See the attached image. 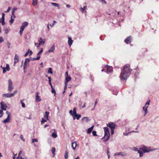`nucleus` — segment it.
<instances>
[{"label": "nucleus", "mask_w": 159, "mask_h": 159, "mask_svg": "<svg viewBox=\"0 0 159 159\" xmlns=\"http://www.w3.org/2000/svg\"><path fill=\"white\" fill-rule=\"evenodd\" d=\"M29 53H30L29 55H31L32 54L33 52H32L31 51V50L30 51L29 50Z\"/></svg>", "instance_id": "obj_64"}, {"label": "nucleus", "mask_w": 159, "mask_h": 159, "mask_svg": "<svg viewBox=\"0 0 159 159\" xmlns=\"http://www.w3.org/2000/svg\"><path fill=\"white\" fill-rule=\"evenodd\" d=\"M28 23L27 22L25 21L22 23V25L20 27V33L21 35L22 32L24 30L25 28L28 25Z\"/></svg>", "instance_id": "obj_1"}, {"label": "nucleus", "mask_w": 159, "mask_h": 159, "mask_svg": "<svg viewBox=\"0 0 159 159\" xmlns=\"http://www.w3.org/2000/svg\"><path fill=\"white\" fill-rule=\"evenodd\" d=\"M32 143H34V142H37L38 139H32Z\"/></svg>", "instance_id": "obj_47"}, {"label": "nucleus", "mask_w": 159, "mask_h": 159, "mask_svg": "<svg viewBox=\"0 0 159 159\" xmlns=\"http://www.w3.org/2000/svg\"><path fill=\"white\" fill-rule=\"evenodd\" d=\"M77 119V120H79L81 117L80 114H76L74 116Z\"/></svg>", "instance_id": "obj_32"}, {"label": "nucleus", "mask_w": 159, "mask_h": 159, "mask_svg": "<svg viewBox=\"0 0 159 159\" xmlns=\"http://www.w3.org/2000/svg\"><path fill=\"white\" fill-rule=\"evenodd\" d=\"M148 107V106H146V105H145V106L143 107V111H145V113H144V116L146 115L148 112L147 108Z\"/></svg>", "instance_id": "obj_18"}, {"label": "nucleus", "mask_w": 159, "mask_h": 159, "mask_svg": "<svg viewBox=\"0 0 159 159\" xmlns=\"http://www.w3.org/2000/svg\"><path fill=\"white\" fill-rule=\"evenodd\" d=\"M7 46L8 48H10V46L11 45V43L10 42H9L8 41L7 42Z\"/></svg>", "instance_id": "obj_51"}, {"label": "nucleus", "mask_w": 159, "mask_h": 159, "mask_svg": "<svg viewBox=\"0 0 159 159\" xmlns=\"http://www.w3.org/2000/svg\"><path fill=\"white\" fill-rule=\"evenodd\" d=\"M49 112L48 111H46L44 116V118L46 119L47 120H49L48 115Z\"/></svg>", "instance_id": "obj_14"}, {"label": "nucleus", "mask_w": 159, "mask_h": 159, "mask_svg": "<svg viewBox=\"0 0 159 159\" xmlns=\"http://www.w3.org/2000/svg\"><path fill=\"white\" fill-rule=\"evenodd\" d=\"M2 96L3 97H5L6 98H10L9 93L3 94H2Z\"/></svg>", "instance_id": "obj_27"}, {"label": "nucleus", "mask_w": 159, "mask_h": 159, "mask_svg": "<svg viewBox=\"0 0 159 159\" xmlns=\"http://www.w3.org/2000/svg\"><path fill=\"white\" fill-rule=\"evenodd\" d=\"M39 93L38 92L36 93V101H38L39 102H40L41 101V99L40 98V97L38 95Z\"/></svg>", "instance_id": "obj_12"}, {"label": "nucleus", "mask_w": 159, "mask_h": 159, "mask_svg": "<svg viewBox=\"0 0 159 159\" xmlns=\"http://www.w3.org/2000/svg\"><path fill=\"white\" fill-rule=\"evenodd\" d=\"M0 114H1L0 115V118H1L3 114V110L2 109L0 110Z\"/></svg>", "instance_id": "obj_41"}, {"label": "nucleus", "mask_w": 159, "mask_h": 159, "mask_svg": "<svg viewBox=\"0 0 159 159\" xmlns=\"http://www.w3.org/2000/svg\"><path fill=\"white\" fill-rule=\"evenodd\" d=\"M107 125L108 127H109L111 129H114L115 128L116 125L113 123H110L107 124Z\"/></svg>", "instance_id": "obj_9"}, {"label": "nucleus", "mask_w": 159, "mask_h": 159, "mask_svg": "<svg viewBox=\"0 0 159 159\" xmlns=\"http://www.w3.org/2000/svg\"><path fill=\"white\" fill-rule=\"evenodd\" d=\"M30 59H29L26 58L25 60L24 64V68L25 69L26 67L28 65V62H29L30 61Z\"/></svg>", "instance_id": "obj_11"}, {"label": "nucleus", "mask_w": 159, "mask_h": 159, "mask_svg": "<svg viewBox=\"0 0 159 159\" xmlns=\"http://www.w3.org/2000/svg\"><path fill=\"white\" fill-rule=\"evenodd\" d=\"M55 49V46L53 45L51 48L48 50V52H53Z\"/></svg>", "instance_id": "obj_24"}, {"label": "nucleus", "mask_w": 159, "mask_h": 159, "mask_svg": "<svg viewBox=\"0 0 159 159\" xmlns=\"http://www.w3.org/2000/svg\"><path fill=\"white\" fill-rule=\"evenodd\" d=\"M6 68L7 71H9L10 70V68L9 65L8 64H6Z\"/></svg>", "instance_id": "obj_43"}, {"label": "nucleus", "mask_w": 159, "mask_h": 159, "mask_svg": "<svg viewBox=\"0 0 159 159\" xmlns=\"http://www.w3.org/2000/svg\"><path fill=\"white\" fill-rule=\"evenodd\" d=\"M150 102V100H149L148 101L147 103H146L145 104V105L146 106L147 105H149V102Z\"/></svg>", "instance_id": "obj_63"}, {"label": "nucleus", "mask_w": 159, "mask_h": 159, "mask_svg": "<svg viewBox=\"0 0 159 159\" xmlns=\"http://www.w3.org/2000/svg\"><path fill=\"white\" fill-rule=\"evenodd\" d=\"M10 98H11V97L14 96L15 95V94H14V93H10Z\"/></svg>", "instance_id": "obj_59"}, {"label": "nucleus", "mask_w": 159, "mask_h": 159, "mask_svg": "<svg viewBox=\"0 0 159 159\" xmlns=\"http://www.w3.org/2000/svg\"><path fill=\"white\" fill-rule=\"evenodd\" d=\"M55 131L52 134V136L54 138H56L57 136V132L55 129H54Z\"/></svg>", "instance_id": "obj_23"}, {"label": "nucleus", "mask_w": 159, "mask_h": 159, "mask_svg": "<svg viewBox=\"0 0 159 159\" xmlns=\"http://www.w3.org/2000/svg\"><path fill=\"white\" fill-rule=\"evenodd\" d=\"M45 39H43L42 38H40L38 39L39 43L38 44V45L37 46V48H39V47L40 45H43L45 43Z\"/></svg>", "instance_id": "obj_7"}, {"label": "nucleus", "mask_w": 159, "mask_h": 159, "mask_svg": "<svg viewBox=\"0 0 159 159\" xmlns=\"http://www.w3.org/2000/svg\"><path fill=\"white\" fill-rule=\"evenodd\" d=\"M32 4L33 6H35L37 4L38 1L37 0H32Z\"/></svg>", "instance_id": "obj_26"}, {"label": "nucleus", "mask_w": 159, "mask_h": 159, "mask_svg": "<svg viewBox=\"0 0 159 159\" xmlns=\"http://www.w3.org/2000/svg\"><path fill=\"white\" fill-rule=\"evenodd\" d=\"M67 84L65 83V86H64V90H66V89H67Z\"/></svg>", "instance_id": "obj_57"}, {"label": "nucleus", "mask_w": 159, "mask_h": 159, "mask_svg": "<svg viewBox=\"0 0 159 159\" xmlns=\"http://www.w3.org/2000/svg\"><path fill=\"white\" fill-rule=\"evenodd\" d=\"M47 120H46L45 119L43 118H42L41 121V124H43L44 122H47Z\"/></svg>", "instance_id": "obj_39"}, {"label": "nucleus", "mask_w": 159, "mask_h": 159, "mask_svg": "<svg viewBox=\"0 0 159 159\" xmlns=\"http://www.w3.org/2000/svg\"><path fill=\"white\" fill-rule=\"evenodd\" d=\"M140 149L144 153L149 152L152 151L150 148H148L145 146H143V147L140 148Z\"/></svg>", "instance_id": "obj_6"}, {"label": "nucleus", "mask_w": 159, "mask_h": 159, "mask_svg": "<svg viewBox=\"0 0 159 159\" xmlns=\"http://www.w3.org/2000/svg\"><path fill=\"white\" fill-rule=\"evenodd\" d=\"M113 70V68L111 66H109L107 67V73L111 72Z\"/></svg>", "instance_id": "obj_19"}, {"label": "nucleus", "mask_w": 159, "mask_h": 159, "mask_svg": "<svg viewBox=\"0 0 159 159\" xmlns=\"http://www.w3.org/2000/svg\"><path fill=\"white\" fill-rule=\"evenodd\" d=\"M51 89L52 93H54V95H55L56 93L55 90L53 89V87L51 88Z\"/></svg>", "instance_id": "obj_44"}, {"label": "nucleus", "mask_w": 159, "mask_h": 159, "mask_svg": "<svg viewBox=\"0 0 159 159\" xmlns=\"http://www.w3.org/2000/svg\"><path fill=\"white\" fill-rule=\"evenodd\" d=\"M138 153H139V156L140 157H142L143 156V153L141 151H138Z\"/></svg>", "instance_id": "obj_38"}, {"label": "nucleus", "mask_w": 159, "mask_h": 159, "mask_svg": "<svg viewBox=\"0 0 159 159\" xmlns=\"http://www.w3.org/2000/svg\"><path fill=\"white\" fill-rule=\"evenodd\" d=\"M133 149L134 151H137L138 152V151H139V150H138V149L137 148L135 147Z\"/></svg>", "instance_id": "obj_58"}, {"label": "nucleus", "mask_w": 159, "mask_h": 159, "mask_svg": "<svg viewBox=\"0 0 159 159\" xmlns=\"http://www.w3.org/2000/svg\"><path fill=\"white\" fill-rule=\"evenodd\" d=\"M85 120V121L86 122H88L90 120L88 119V117H84L82 119V121H84V120Z\"/></svg>", "instance_id": "obj_22"}, {"label": "nucleus", "mask_w": 159, "mask_h": 159, "mask_svg": "<svg viewBox=\"0 0 159 159\" xmlns=\"http://www.w3.org/2000/svg\"><path fill=\"white\" fill-rule=\"evenodd\" d=\"M57 23V22L55 20H54L53 23L52 25H51V24L50 25V26L51 27H52L54 25V24L55 23Z\"/></svg>", "instance_id": "obj_49"}, {"label": "nucleus", "mask_w": 159, "mask_h": 159, "mask_svg": "<svg viewBox=\"0 0 159 159\" xmlns=\"http://www.w3.org/2000/svg\"><path fill=\"white\" fill-rule=\"evenodd\" d=\"M109 152L108 150L107 151V154L108 155V158L109 159L110 157V155L109 154Z\"/></svg>", "instance_id": "obj_60"}, {"label": "nucleus", "mask_w": 159, "mask_h": 159, "mask_svg": "<svg viewBox=\"0 0 159 159\" xmlns=\"http://www.w3.org/2000/svg\"><path fill=\"white\" fill-rule=\"evenodd\" d=\"M73 41L70 37H68V43L70 46L72 44Z\"/></svg>", "instance_id": "obj_20"}, {"label": "nucleus", "mask_w": 159, "mask_h": 159, "mask_svg": "<svg viewBox=\"0 0 159 159\" xmlns=\"http://www.w3.org/2000/svg\"><path fill=\"white\" fill-rule=\"evenodd\" d=\"M93 128L94 126L93 125L91 127L88 129L87 130V133L88 134H90L92 131Z\"/></svg>", "instance_id": "obj_15"}, {"label": "nucleus", "mask_w": 159, "mask_h": 159, "mask_svg": "<svg viewBox=\"0 0 159 159\" xmlns=\"http://www.w3.org/2000/svg\"><path fill=\"white\" fill-rule=\"evenodd\" d=\"M72 147L74 150H75L77 146V142L75 141L72 143Z\"/></svg>", "instance_id": "obj_16"}, {"label": "nucleus", "mask_w": 159, "mask_h": 159, "mask_svg": "<svg viewBox=\"0 0 159 159\" xmlns=\"http://www.w3.org/2000/svg\"><path fill=\"white\" fill-rule=\"evenodd\" d=\"M8 90L9 92H11L14 89V86L13 85L11 80L9 79L8 80Z\"/></svg>", "instance_id": "obj_3"}, {"label": "nucleus", "mask_w": 159, "mask_h": 159, "mask_svg": "<svg viewBox=\"0 0 159 159\" xmlns=\"http://www.w3.org/2000/svg\"><path fill=\"white\" fill-rule=\"evenodd\" d=\"M0 108L2 110H6L7 108V106L6 104H5V102H2L0 103Z\"/></svg>", "instance_id": "obj_8"}, {"label": "nucleus", "mask_w": 159, "mask_h": 159, "mask_svg": "<svg viewBox=\"0 0 159 159\" xmlns=\"http://www.w3.org/2000/svg\"><path fill=\"white\" fill-rule=\"evenodd\" d=\"M132 70L130 68V66L129 65H126L124 67L123 69V71L125 72H126L127 74L129 73Z\"/></svg>", "instance_id": "obj_4"}, {"label": "nucleus", "mask_w": 159, "mask_h": 159, "mask_svg": "<svg viewBox=\"0 0 159 159\" xmlns=\"http://www.w3.org/2000/svg\"><path fill=\"white\" fill-rule=\"evenodd\" d=\"M131 37L130 36L125 39V42L127 43L128 44L130 43Z\"/></svg>", "instance_id": "obj_13"}, {"label": "nucleus", "mask_w": 159, "mask_h": 159, "mask_svg": "<svg viewBox=\"0 0 159 159\" xmlns=\"http://www.w3.org/2000/svg\"><path fill=\"white\" fill-rule=\"evenodd\" d=\"M14 60V65H15L16 63L18 62L19 61V57L17 54L15 55Z\"/></svg>", "instance_id": "obj_10"}, {"label": "nucleus", "mask_w": 159, "mask_h": 159, "mask_svg": "<svg viewBox=\"0 0 159 159\" xmlns=\"http://www.w3.org/2000/svg\"><path fill=\"white\" fill-rule=\"evenodd\" d=\"M69 113L72 116H73V113H72V110H70L69 112Z\"/></svg>", "instance_id": "obj_62"}, {"label": "nucleus", "mask_w": 159, "mask_h": 159, "mask_svg": "<svg viewBox=\"0 0 159 159\" xmlns=\"http://www.w3.org/2000/svg\"><path fill=\"white\" fill-rule=\"evenodd\" d=\"M55 150H56V149H55V148L53 147L52 148L51 151H52V153L53 154V156H54L55 154Z\"/></svg>", "instance_id": "obj_28"}, {"label": "nucleus", "mask_w": 159, "mask_h": 159, "mask_svg": "<svg viewBox=\"0 0 159 159\" xmlns=\"http://www.w3.org/2000/svg\"><path fill=\"white\" fill-rule=\"evenodd\" d=\"M0 22L2 23V25H4L5 24L4 22V18L2 17L1 19L0 20Z\"/></svg>", "instance_id": "obj_31"}, {"label": "nucleus", "mask_w": 159, "mask_h": 159, "mask_svg": "<svg viewBox=\"0 0 159 159\" xmlns=\"http://www.w3.org/2000/svg\"><path fill=\"white\" fill-rule=\"evenodd\" d=\"M73 116H75L77 114L76 113V109L75 108H74L73 109Z\"/></svg>", "instance_id": "obj_30"}, {"label": "nucleus", "mask_w": 159, "mask_h": 159, "mask_svg": "<svg viewBox=\"0 0 159 159\" xmlns=\"http://www.w3.org/2000/svg\"><path fill=\"white\" fill-rule=\"evenodd\" d=\"M67 154H68V152L67 151H66L65 152V156H64L65 159H67V158H68V156Z\"/></svg>", "instance_id": "obj_40"}, {"label": "nucleus", "mask_w": 159, "mask_h": 159, "mask_svg": "<svg viewBox=\"0 0 159 159\" xmlns=\"http://www.w3.org/2000/svg\"><path fill=\"white\" fill-rule=\"evenodd\" d=\"M20 138H21V139H22V140L23 141H25V139L24 138V137L23 136V135H20Z\"/></svg>", "instance_id": "obj_53"}, {"label": "nucleus", "mask_w": 159, "mask_h": 159, "mask_svg": "<svg viewBox=\"0 0 159 159\" xmlns=\"http://www.w3.org/2000/svg\"><path fill=\"white\" fill-rule=\"evenodd\" d=\"M40 57V56H39V57H37L36 58H32L31 59H32L31 60L32 61H34L35 60H39V59Z\"/></svg>", "instance_id": "obj_35"}, {"label": "nucleus", "mask_w": 159, "mask_h": 159, "mask_svg": "<svg viewBox=\"0 0 159 159\" xmlns=\"http://www.w3.org/2000/svg\"><path fill=\"white\" fill-rule=\"evenodd\" d=\"M15 18H14L13 16H11V20L9 21V23L11 25L13 22L14 19Z\"/></svg>", "instance_id": "obj_25"}, {"label": "nucleus", "mask_w": 159, "mask_h": 159, "mask_svg": "<svg viewBox=\"0 0 159 159\" xmlns=\"http://www.w3.org/2000/svg\"><path fill=\"white\" fill-rule=\"evenodd\" d=\"M87 7V6H84L83 7V8H82V7H81L80 8V10L81 11H82V13L84 11V9L86 8V7Z\"/></svg>", "instance_id": "obj_37"}, {"label": "nucleus", "mask_w": 159, "mask_h": 159, "mask_svg": "<svg viewBox=\"0 0 159 159\" xmlns=\"http://www.w3.org/2000/svg\"><path fill=\"white\" fill-rule=\"evenodd\" d=\"M104 133H109V129L107 127H105L104 128Z\"/></svg>", "instance_id": "obj_29"}, {"label": "nucleus", "mask_w": 159, "mask_h": 159, "mask_svg": "<svg viewBox=\"0 0 159 159\" xmlns=\"http://www.w3.org/2000/svg\"><path fill=\"white\" fill-rule=\"evenodd\" d=\"M11 9V7H8L7 10L6 11H5V13H7V12H9L10 11Z\"/></svg>", "instance_id": "obj_50"}, {"label": "nucleus", "mask_w": 159, "mask_h": 159, "mask_svg": "<svg viewBox=\"0 0 159 159\" xmlns=\"http://www.w3.org/2000/svg\"><path fill=\"white\" fill-rule=\"evenodd\" d=\"M117 155H121L122 156H123V157L125 156L126 155L125 154L123 153L122 152H118V153H116L114 154V156H116Z\"/></svg>", "instance_id": "obj_17"}, {"label": "nucleus", "mask_w": 159, "mask_h": 159, "mask_svg": "<svg viewBox=\"0 0 159 159\" xmlns=\"http://www.w3.org/2000/svg\"><path fill=\"white\" fill-rule=\"evenodd\" d=\"M110 134L109 133H105L104 136L102 139H103L104 137H106V136L108 137V136L109 135L110 136Z\"/></svg>", "instance_id": "obj_42"}, {"label": "nucleus", "mask_w": 159, "mask_h": 159, "mask_svg": "<svg viewBox=\"0 0 159 159\" xmlns=\"http://www.w3.org/2000/svg\"><path fill=\"white\" fill-rule=\"evenodd\" d=\"M20 103L22 104V107H25V104L23 102H22V100H21Z\"/></svg>", "instance_id": "obj_46"}, {"label": "nucleus", "mask_w": 159, "mask_h": 159, "mask_svg": "<svg viewBox=\"0 0 159 159\" xmlns=\"http://www.w3.org/2000/svg\"><path fill=\"white\" fill-rule=\"evenodd\" d=\"M69 75H68V73L67 71L65 73V77L66 78V77H69Z\"/></svg>", "instance_id": "obj_55"}, {"label": "nucleus", "mask_w": 159, "mask_h": 159, "mask_svg": "<svg viewBox=\"0 0 159 159\" xmlns=\"http://www.w3.org/2000/svg\"><path fill=\"white\" fill-rule=\"evenodd\" d=\"M15 12V11L12 9V12H11L12 15V16H14V18H15V17H16V16L14 14Z\"/></svg>", "instance_id": "obj_45"}, {"label": "nucleus", "mask_w": 159, "mask_h": 159, "mask_svg": "<svg viewBox=\"0 0 159 159\" xmlns=\"http://www.w3.org/2000/svg\"><path fill=\"white\" fill-rule=\"evenodd\" d=\"M109 138H110V136L108 135V137H107V139H105L103 140V141L106 142V141H107L109 139Z\"/></svg>", "instance_id": "obj_48"}, {"label": "nucleus", "mask_w": 159, "mask_h": 159, "mask_svg": "<svg viewBox=\"0 0 159 159\" xmlns=\"http://www.w3.org/2000/svg\"><path fill=\"white\" fill-rule=\"evenodd\" d=\"M43 51V48H41L39 52L38 53L37 55L38 56L37 57H39V56H40V54Z\"/></svg>", "instance_id": "obj_34"}, {"label": "nucleus", "mask_w": 159, "mask_h": 159, "mask_svg": "<svg viewBox=\"0 0 159 159\" xmlns=\"http://www.w3.org/2000/svg\"><path fill=\"white\" fill-rule=\"evenodd\" d=\"M47 73L48 74H52V69L51 68H49L48 69V71L47 72Z\"/></svg>", "instance_id": "obj_36"}, {"label": "nucleus", "mask_w": 159, "mask_h": 159, "mask_svg": "<svg viewBox=\"0 0 159 159\" xmlns=\"http://www.w3.org/2000/svg\"><path fill=\"white\" fill-rule=\"evenodd\" d=\"M3 41L2 37H0V43H2Z\"/></svg>", "instance_id": "obj_61"}, {"label": "nucleus", "mask_w": 159, "mask_h": 159, "mask_svg": "<svg viewBox=\"0 0 159 159\" xmlns=\"http://www.w3.org/2000/svg\"><path fill=\"white\" fill-rule=\"evenodd\" d=\"M128 75V74H127L126 72H125L122 70V71L121 73L120 77L121 80H124L127 79Z\"/></svg>", "instance_id": "obj_2"}, {"label": "nucleus", "mask_w": 159, "mask_h": 159, "mask_svg": "<svg viewBox=\"0 0 159 159\" xmlns=\"http://www.w3.org/2000/svg\"><path fill=\"white\" fill-rule=\"evenodd\" d=\"M9 32V30L7 29H6L5 30V33L6 34H7V33H8Z\"/></svg>", "instance_id": "obj_54"}, {"label": "nucleus", "mask_w": 159, "mask_h": 159, "mask_svg": "<svg viewBox=\"0 0 159 159\" xmlns=\"http://www.w3.org/2000/svg\"><path fill=\"white\" fill-rule=\"evenodd\" d=\"M6 113L7 115V117L6 119L2 121V122L4 123H6L7 122H9L10 120V119L11 116V113L8 111H6Z\"/></svg>", "instance_id": "obj_5"}, {"label": "nucleus", "mask_w": 159, "mask_h": 159, "mask_svg": "<svg viewBox=\"0 0 159 159\" xmlns=\"http://www.w3.org/2000/svg\"><path fill=\"white\" fill-rule=\"evenodd\" d=\"M92 134H93V135L94 136H95L97 135L96 132V131H93Z\"/></svg>", "instance_id": "obj_52"}, {"label": "nucleus", "mask_w": 159, "mask_h": 159, "mask_svg": "<svg viewBox=\"0 0 159 159\" xmlns=\"http://www.w3.org/2000/svg\"><path fill=\"white\" fill-rule=\"evenodd\" d=\"M29 49H28L27 52L25 54V57L27 56L29 54Z\"/></svg>", "instance_id": "obj_56"}, {"label": "nucleus", "mask_w": 159, "mask_h": 159, "mask_svg": "<svg viewBox=\"0 0 159 159\" xmlns=\"http://www.w3.org/2000/svg\"><path fill=\"white\" fill-rule=\"evenodd\" d=\"M71 79V78L70 76H69L68 77H66L65 79V83H66L67 84L68 82L70 81Z\"/></svg>", "instance_id": "obj_21"}, {"label": "nucleus", "mask_w": 159, "mask_h": 159, "mask_svg": "<svg viewBox=\"0 0 159 159\" xmlns=\"http://www.w3.org/2000/svg\"><path fill=\"white\" fill-rule=\"evenodd\" d=\"M51 4L55 6L58 7V8L59 9L60 8V7H59V4L58 3H53V2H52V3H51Z\"/></svg>", "instance_id": "obj_33"}]
</instances>
